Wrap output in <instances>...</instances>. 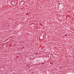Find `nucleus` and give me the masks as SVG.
Returning a JSON list of instances; mask_svg holds the SVG:
<instances>
[{
    "mask_svg": "<svg viewBox=\"0 0 74 74\" xmlns=\"http://www.w3.org/2000/svg\"><path fill=\"white\" fill-rule=\"evenodd\" d=\"M65 36H67V35L66 34V35H65Z\"/></svg>",
    "mask_w": 74,
    "mask_h": 74,
    "instance_id": "f257e3e1",
    "label": "nucleus"
}]
</instances>
